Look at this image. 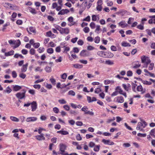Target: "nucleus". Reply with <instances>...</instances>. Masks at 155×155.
<instances>
[{"mask_svg":"<svg viewBox=\"0 0 155 155\" xmlns=\"http://www.w3.org/2000/svg\"><path fill=\"white\" fill-rule=\"evenodd\" d=\"M141 62L144 63L143 66V68H147L148 64L150 63V60L148 57L145 55H143L140 58Z\"/></svg>","mask_w":155,"mask_h":155,"instance_id":"f257e3e1","label":"nucleus"},{"mask_svg":"<svg viewBox=\"0 0 155 155\" xmlns=\"http://www.w3.org/2000/svg\"><path fill=\"white\" fill-rule=\"evenodd\" d=\"M22 92H18L15 94L16 97L19 99H21L25 97L26 90L24 89L22 90Z\"/></svg>","mask_w":155,"mask_h":155,"instance_id":"f03ea898","label":"nucleus"},{"mask_svg":"<svg viewBox=\"0 0 155 155\" xmlns=\"http://www.w3.org/2000/svg\"><path fill=\"white\" fill-rule=\"evenodd\" d=\"M102 0H98L97 2V6L96 7L97 10L98 11H101L102 9Z\"/></svg>","mask_w":155,"mask_h":155,"instance_id":"7ed1b4c3","label":"nucleus"},{"mask_svg":"<svg viewBox=\"0 0 155 155\" xmlns=\"http://www.w3.org/2000/svg\"><path fill=\"white\" fill-rule=\"evenodd\" d=\"M60 33L61 34L68 35L70 32V29L68 28H61L59 31Z\"/></svg>","mask_w":155,"mask_h":155,"instance_id":"20e7f679","label":"nucleus"},{"mask_svg":"<svg viewBox=\"0 0 155 155\" xmlns=\"http://www.w3.org/2000/svg\"><path fill=\"white\" fill-rule=\"evenodd\" d=\"M66 146L62 143H60L59 145V149L60 152L59 154H60L61 153H63L65 151L66 149Z\"/></svg>","mask_w":155,"mask_h":155,"instance_id":"39448f33","label":"nucleus"},{"mask_svg":"<svg viewBox=\"0 0 155 155\" xmlns=\"http://www.w3.org/2000/svg\"><path fill=\"white\" fill-rule=\"evenodd\" d=\"M91 55L90 52L86 50H82L80 53V55L83 57L89 56Z\"/></svg>","mask_w":155,"mask_h":155,"instance_id":"423d86ee","label":"nucleus"},{"mask_svg":"<svg viewBox=\"0 0 155 155\" xmlns=\"http://www.w3.org/2000/svg\"><path fill=\"white\" fill-rule=\"evenodd\" d=\"M31 111L32 112L35 111L37 108V104L35 101H33L31 103Z\"/></svg>","mask_w":155,"mask_h":155,"instance_id":"0eeeda50","label":"nucleus"},{"mask_svg":"<svg viewBox=\"0 0 155 155\" xmlns=\"http://www.w3.org/2000/svg\"><path fill=\"white\" fill-rule=\"evenodd\" d=\"M67 20L69 23L68 24V25L69 26H71L75 24V22L74 21V18L72 16L69 17L68 18Z\"/></svg>","mask_w":155,"mask_h":155,"instance_id":"6e6552de","label":"nucleus"},{"mask_svg":"<svg viewBox=\"0 0 155 155\" xmlns=\"http://www.w3.org/2000/svg\"><path fill=\"white\" fill-rule=\"evenodd\" d=\"M114 100L116 102L120 103H123L124 101V98L121 96H118L116 97Z\"/></svg>","mask_w":155,"mask_h":155,"instance_id":"1a4fd4ad","label":"nucleus"},{"mask_svg":"<svg viewBox=\"0 0 155 155\" xmlns=\"http://www.w3.org/2000/svg\"><path fill=\"white\" fill-rule=\"evenodd\" d=\"M102 142L105 145H113L114 144V142L111 141L109 140H106L105 139H103L102 140Z\"/></svg>","mask_w":155,"mask_h":155,"instance_id":"9d476101","label":"nucleus"},{"mask_svg":"<svg viewBox=\"0 0 155 155\" xmlns=\"http://www.w3.org/2000/svg\"><path fill=\"white\" fill-rule=\"evenodd\" d=\"M27 31L28 33L30 34H31V33H36L35 29V28L32 26L28 28H27Z\"/></svg>","mask_w":155,"mask_h":155,"instance_id":"9b49d317","label":"nucleus"},{"mask_svg":"<svg viewBox=\"0 0 155 155\" xmlns=\"http://www.w3.org/2000/svg\"><path fill=\"white\" fill-rule=\"evenodd\" d=\"M70 11L67 9H62L58 13V15H63L65 14H67Z\"/></svg>","mask_w":155,"mask_h":155,"instance_id":"f8f14e48","label":"nucleus"},{"mask_svg":"<svg viewBox=\"0 0 155 155\" xmlns=\"http://www.w3.org/2000/svg\"><path fill=\"white\" fill-rule=\"evenodd\" d=\"M37 118L35 117H30L27 118L26 119V121L27 122H34L36 121Z\"/></svg>","mask_w":155,"mask_h":155,"instance_id":"ddd939ff","label":"nucleus"},{"mask_svg":"<svg viewBox=\"0 0 155 155\" xmlns=\"http://www.w3.org/2000/svg\"><path fill=\"white\" fill-rule=\"evenodd\" d=\"M40 135H37L35 136V137L38 140H45V137L44 136L43 134H40Z\"/></svg>","mask_w":155,"mask_h":155,"instance_id":"4468645a","label":"nucleus"},{"mask_svg":"<svg viewBox=\"0 0 155 155\" xmlns=\"http://www.w3.org/2000/svg\"><path fill=\"white\" fill-rule=\"evenodd\" d=\"M28 9L31 13L33 15H35L37 13V11L34 8L30 7H28Z\"/></svg>","mask_w":155,"mask_h":155,"instance_id":"2eb2a0df","label":"nucleus"},{"mask_svg":"<svg viewBox=\"0 0 155 155\" xmlns=\"http://www.w3.org/2000/svg\"><path fill=\"white\" fill-rule=\"evenodd\" d=\"M137 90L138 91L141 92V94H144L146 92V89H143L141 85L138 86L137 87Z\"/></svg>","mask_w":155,"mask_h":155,"instance_id":"dca6fc26","label":"nucleus"},{"mask_svg":"<svg viewBox=\"0 0 155 155\" xmlns=\"http://www.w3.org/2000/svg\"><path fill=\"white\" fill-rule=\"evenodd\" d=\"M84 3H83L81 6V7L79 9V13L80 15H81L83 12L85 10L86 7V5H85L84 6H83Z\"/></svg>","mask_w":155,"mask_h":155,"instance_id":"f3484780","label":"nucleus"},{"mask_svg":"<svg viewBox=\"0 0 155 155\" xmlns=\"http://www.w3.org/2000/svg\"><path fill=\"white\" fill-rule=\"evenodd\" d=\"M133 64L134 66L133 67V68H137L140 66L141 64L140 63V62L138 61H135Z\"/></svg>","mask_w":155,"mask_h":155,"instance_id":"a211bd4d","label":"nucleus"},{"mask_svg":"<svg viewBox=\"0 0 155 155\" xmlns=\"http://www.w3.org/2000/svg\"><path fill=\"white\" fill-rule=\"evenodd\" d=\"M28 65V63H26L25 64L23 65L21 68V71L22 72H25L27 69V67Z\"/></svg>","mask_w":155,"mask_h":155,"instance_id":"6ab92c4d","label":"nucleus"},{"mask_svg":"<svg viewBox=\"0 0 155 155\" xmlns=\"http://www.w3.org/2000/svg\"><path fill=\"white\" fill-rule=\"evenodd\" d=\"M105 58H112L113 56V54L110 52H105Z\"/></svg>","mask_w":155,"mask_h":155,"instance_id":"aec40b11","label":"nucleus"},{"mask_svg":"<svg viewBox=\"0 0 155 155\" xmlns=\"http://www.w3.org/2000/svg\"><path fill=\"white\" fill-rule=\"evenodd\" d=\"M124 21H121L118 23V25L120 26L122 28H125L127 26V23H124Z\"/></svg>","mask_w":155,"mask_h":155,"instance_id":"412c9836","label":"nucleus"},{"mask_svg":"<svg viewBox=\"0 0 155 155\" xmlns=\"http://www.w3.org/2000/svg\"><path fill=\"white\" fill-rule=\"evenodd\" d=\"M141 122H140V123H141V124L140 125L141 127L144 128L147 125V122L144 120H141Z\"/></svg>","mask_w":155,"mask_h":155,"instance_id":"4be33fe9","label":"nucleus"},{"mask_svg":"<svg viewBox=\"0 0 155 155\" xmlns=\"http://www.w3.org/2000/svg\"><path fill=\"white\" fill-rule=\"evenodd\" d=\"M73 66L76 69H81L82 68L83 66L82 64H73Z\"/></svg>","mask_w":155,"mask_h":155,"instance_id":"5701e85b","label":"nucleus"},{"mask_svg":"<svg viewBox=\"0 0 155 155\" xmlns=\"http://www.w3.org/2000/svg\"><path fill=\"white\" fill-rule=\"evenodd\" d=\"M57 133L63 135H67L69 134V133L68 131L62 130L57 131Z\"/></svg>","mask_w":155,"mask_h":155,"instance_id":"b1692460","label":"nucleus"},{"mask_svg":"<svg viewBox=\"0 0 155 155\" xmlns=\"http://www.w3.org/2000/svg\"><path fill=\"white\" fill-rule=\"evenodd\" d=\"M114 82L113 80H110L108 79H106L104 81V84L105 85H107L109 84H112Z\"/></svg>","mask_w":155,"mask_h":155,"instance_id":"393cba45","label":"nucleus"},{"mask_svg":"<svg viewBox=\"0 0 155 155\" xmlns=\"http://www.w3.org/2000/svg\"><path fill=\"white\" fill-rule=\"evenodd\" d=\"M122 87L126 91H128L130 87V85L129 84H127V85L125 84H123Z\"/></svg>","mask_w":155,"mask_h":155,"instance_id":"a878e982","label":"nucleus"},{"mask_svg":"<svg viewBox=\"0 0 155 155\" xmlns=\"http://www.w3.org/2000/svg\"><path fill=\"white\" fill-rule=\"evenodd\" d=\"M105 52L103 51H98L97 54L100 57H101L103 58H105Z\"/></svg>","mask_w":155,"mask_h":155,"instance_id":"bb28decb","label":"nucleus"},{"mask_svg":"<svg viewBox=\"0 0 155 155\" xmlns=\"http://www.w3.org/2000/svg\"><path fill=\"white\" fill-rule=\"evenodd\" d=\"M115 90L117 91L120 94H122L123 92V91L120 86H117L115 88Z\"/></svg>","mask_w":155,"mask_h":155,"instance_id":"cd10ccee","label":"nucleus"},{"mask_svg":"<svg viewBox=\"0 0 155 155\" xmlns=\"http://www.w3.org/2000/svg\"><path fill=\"white\" fill-rule=\"evenodd\" d=\"M10 118L11 120L13 121L18 122L19 121V119L15 117L11 116L10 117Z\"/></svg>","mask_w":155,"mask_h":155,"instance_id":"c85d7f7f","label":"nucleus"},{"mask_svg":"<svg viewBox=\"0 0 155 155\" xmlns=\"http://www.w3.org/2000/svg\"><path fill=\"white\" fill-rule=\"evenodd\" d=\"M121 45L123 47H130V45L128 43L125 41H123L121 43Z\"/></svg>","mask_w":155,"mask_h":155,"instance_id":"c756f323","label":"nucleus"},{"mask_svg":"<svg viewBox=\"0 0 155 155\" xmlns=\"http://www.w3.org/2000/svg\"><path fill=\"white\" fill-rule=\"evenodd\" d=\"M14 51L13 50H12L9 51V52L5 53V55L6 56H8L12 55L14 54Z\"/></svg>","mask_w":155,"mask_h":155,"instance_id":"7c9ffc66","label":"nucleus"},{"mask_svg":"<svg viewBox=\"0 0 155 155\" xmlns=\"http://www.w3.org/2000/svg\"><path fill=\"white\" fill-rule=\"evenodd\" d=\"M142 82L144 84L150 85L152 84V83L150 81H148L146 80H142Z\"/></svg>","mask_w":155,"mask_h":155,"instance_id":"2f4dec72","label":"nucleus"},{"mask_svg":"<svg viewBox=\"0 0 155 155\" xmlns=\"http://www.w3.org/2000/svg\"><path fill=\"white\" fill-rule=\"evenodd\" d=\"M21 88V86L17 85L13 87V90L15 91H18Z\"/></svg>","mask_w":155,"mask_h":155,"instance_id":"473e14b6","label":"nucleus"},{"mask_svg":"<svg viewBox=\"0 0 155 155\" xmlns=\"http://www.w3.org/2000/svg\"><path fill=\"white\" fill-rule=\"evenodd\" d=\"M127 11L124 10H121L118 12V13L120 14L122 16H124V14H126Z\"/></svg>","mask_w":155,"mask_h":155,"instance_id":"72a5a7b5","label":"nucleus"},{"mask_svg":"<svg viewBox=\"0 0 155 155\" xmlns=\"http://www.w3.org/2000/svg\"><path fill=\"white\" fill-rule=\"evenodd\" d=\"M137 28L140 30H143L144 29V24L141 23L137 26Z\"/></svg>","mask_w":155,"mask_h":155,"instance_id":"f704fd0d","label":"nucleus"},{"mask_svg":"<svg viewBox=\"0 0 155 155\" xmlns=\"http://www.w3.org/2000/svg\"><path fill=\"white\" fill-rule=\"evenodd\" d=\"M45 69L47 72L50 73L51 71V67L46 66L45 68Z\"/></svg>","mask_w":155,"mask_h":155,"instance_id":"c9c22d12","label":"nucleus"},{"mask_svg":"<svg viewBox=\"0 0 155 155\" xmlns=\"http://www.w3.org/2000/svg\"><path fill=\"white\" fill-rule=\"evenodd\" d=\"M45 50L44 48L43 47H40L38 49V51L40 53H41L43 52Z\"/></svg>","mask_w":155,"mask_h":155,"instance_id":"e433bc0d","label":"nucleus"},{"mask_svg":"<svg viewBox=\"0 0 155 155\" xmlns=\"http://www.w3.org/2000/svg\"><path fill=\"white\" fill-rule=\"evenodd\" d=\"M58 102L60 104H64L67 103L66 101L64 99L59 100Z\"/></svg>","mask_w":155,"mask_h":155,"instance_id":"4c0bfd02","label":"nucleus"},{"mask_svg":"<svg viewBox=\"0 0 155 155\" xmlns=\"http://www.w3.org/2000/svg\"><path fill=\"white\" fill-rule=\"evenodd\" d=\"M100 40V38L99 37L97 36L94 39V42L96 43H98Z\"/></svg>","mask_w":155,"mask_h":155,"instance_id":"58836bf2","label":"nucleus"},{"mask_svg":"<svg viewBox=\"0 0 155 155\" xmlns=\"http://www.w3.org/2000/svg\"><path fill=\"white\" fill-rule=\"evenodd\" d=\"M50 81L51 83L53 85L55 84L56 80L53 78V76H51L50 79Z\"/></svg>","mask_w":155,"mask_h":155,"instance_id":"ea45409f","label":"nucleus"},{"mask_svg":"<svg viewBox=\"0 0 155 155\" xmlns=\"http://www.w3.org/2000/svg\"><path fill=\"white\" fill-rule=\"evenodd\" d=\"M47 52L49 54H52L54 52V50L52 48H48L47 49Z\"/></svg>","mask_w":155,"mask_h":155,"instance_id":"a19ab883","label":"nucleus"},{"mask_svg":"<svg viewBox=\"0 0 155 155\" xmlns=\"http://www.w3.org/2000/svg\"><path fill=\"white\" fill-rule=\"evenodd\" d=\"M14 57L15 58H18V57H20L21 58H23L24 57L21 54H16L14 55Z\"/></svg>","mask_w":155,"mask_h":155,"instance_id":"79ce46f5","label":"nucleus"},{"mask_svg":"<svg viewBox=\"0 0 155 155\" xmlns=\"http://www.w3.org/2000/svg\"><path fill=\"white\" fill-rule=\"evenodd\" d=\"M105 63L109 65H112L114 64L113 61L110 60L106 61Z\"/></svg>","mask_w":155,"mask_h":155,"instance_id":"37998d69","label":"nucleus"},{"mask_svg":"<svg viewBox=\"0 0 155 155\" xmlns=\"http://www.w3.org/2000/svg\"><path fill=\"white\" fill-rule=\"evenodd\" d=\"M153 67L154 64L152 63H150L148 67L149 70H152L153 69Z\"/></svg>","mask_w":155,"mask_h":155,"instance_id":"c03bdc74","label":"nucleus"},{"mask_svg":"<svg viewBox=\"0 0 155 155\" xmlns=\"http://www.w3.org/2000/svg\"><path fill=\"white\" fill-rule=\"evenodd\" d=\"M19 77L22 78V79H25L26 76V75L25 74H24L23 73H20L19 75Z\"/></svg>","mask_w":155,"mask_h":155,"instance_id":"a18cd8bd","label":"nucleus"},{"mask_svg":"<svg viewBox=\"0 0 155 155\" xmlns=\"http://www.w3.org/2000/svg\"><path fill=\"white\" fill-rule=\"evenodd\" d=\"M12 89L9 86L7 87L5 91L8 94H9L12 91Z\"/></svg>","mask_w":155,"mask_h":155,"instance_id":"49530a36","label":"nucleus"},{"mask_svg":"<svg viewBox=\"0 0 155 155\" xmlns=\"http://www.w3.org/2000/svg\"><path fill=\"white\" fill-rule=\"evenodd\" d=\"M40 46V44L39 42L35 43L34 44L33 47L35 48H38Z\"/></svg>","mask_w":155,"mask_h":155,"instance_id":"de8ad7c7","label":"nucleus"},{"mask_svg":"<svg viewBox=\"0 0 155 155\" xmlns=\"http://www.w3.org/2000/svg\"><path fill=\"white\" fill-rule=\"evenodd\" d=\"M100 146L99 145H96L94 147V150L96 152H98L100 149Z\"/></svg>","mask_w":155,"mask_h":155,"instance_id":"09e8293b","label":"nucleus"},{"mask_svg":"<svg viewBox=\"0 0 155 155\" xmlns=\"http://www.w3.org/2000/svg\"><path fill=\"white\" fill-rule=\"evenodd\" d=\"M53 26L55 28V29L58 30L59 31H60V30L61 28V27L60 26L56 24L53 25Z\"/></svg>","mask_w":155,"mask_h":155,"instance_id":"8fccbe9b","label":"nucleus"},{"mask_svg":"<svg viewBox=\"0 0 155 155\" xmlns=\"http://www.w3.org/2000/svg\"><path fill=\"white\" fill-rule=\"evenodd\" d=\"M68 94L69 95L72 96H74L75 94V92L73 90H70L68 92Z\"/></svg>","mask_w":155,"mask_h":155,"instance_id":"3c124183","label":"nucleus"},{"mask_svg":"<svg viewBox=\"0 0 155 155\" xmlns=\"http://www.w3.org/2000/svg\"><path fill=\"white\" fill-rule=\"evenodd\" d=\"M130 144L128 143H124L123 144V146L125 148L130 147Z\"/></svg>","mask_w":155,"mask_h":155,"instance_id":"603ef678","label":"nucleus"},{"mask_svg":"<svg viewBox=\"0 0 155 155\" xmlns=\"http://www.w3.org/2000/svg\"><path fill=\"white\" fill-rule=\"evenodd\" d=\"M101 91V88H97L94 90V93L96 94H98Z\"/></svg>","mask_w":155,"mask_h":155,"instance_id":"864d4df0","label":"nucleus"},{"mask_svg":"<svg viewBox=\"0 0 155 155\" xmlns=\"http://www.w3.org/2000/svg\"><path fill=\"white\" fill-rule=\"evenodd\" d=\"M28 92L32 95H34L35 94V90L33 89H30Z\"/></svg>","mask_w":155,"mask_h":155,"instance_id":"5fc2aeb1","label":"nucleus"},{"mask_svg":"<svg viewBox=\"0 0 155 155\" xmlns=\"http://www.w3.org/2000/svg\"><path fill=\"white\" fill-rule=\"evenodd\" d=\"M43 69L41 68V67H36L35 69V71L36 72L40 71L41 72L43 71Z\"/></svg>","mask_w":155,"mask_h":155,"instance_id":"6e6d98bb","label":"nucleus"},{"mask_svg":"<svg viewBox=\"0 0 155 155\" xmlns=\"http://www.w3.org/2000/svg\"><path fill=\"white\" fill-rule=\"evenodd\" d=\"M67 74L64 73L61 75V78L62 79L65 80L67 78Z\"/></svg>","mask_w":155,"mask_h":155,"instance_id":"4d7b16f0","label":"nucleus"},{"mask_svg":"<svg viewBox=\"0 0 155 155\" xmlns=\"http://www.w3.org/2000/svg\"><path fill=\"white\" fill-rule=\"evenodd\" d=\"M83 31L85 33H88L90 31V29L88 27H85L83 29Z\"/></svg>","mask_w":155,"mask_h":155,"instance_id":"13d9d810","label":"nucleus"},{"mask_svg":"<svg viewBox=\"0 0 155 155\" xmlns=\"http://www.w3.org/2000/svg\"><path fill=\"white\" fill-rule=\"evenodd\" d=\"M53 111L56 114H58L59 111V109L57 107L53 108Z\"/></svg>","mask_w":155,"mask_h":155,"instance_id":"bf43d9fd","label":"nucleus"},{"mask_svg":"<svg viewBox=\"0 0 155 155\" xmlns=\"http://www.w3.org/2000/svg\"><path fill=\"white\" fill-rule=\"evenodd\" d=\"M12 75L14 78H16L17 77V74L16 72L15 71H12Z\"/></svg>","mask_w":155,"mask_h":155,"instance_id":"052dcab7","label":"nucleus"},{"mask_svg":"<svg viewBox=\"0 0 155 155\" xmlns=\"http://www.w3.org/2000/svg\"><path fill=\"white\" fill-rule=\"evenodd\" d=\"M145 75L146 76H149L153 78L155 77V75L153 73H151L150 72L148 73V74H145Z\"/></svg>","mask_w":155,"mask_h":155,"instance_id":"680f3d73","label":"nucleus"},{"mask_svg":"<svg viewBox=\"0 0 155 155\" xmlns=\"http://www.w3.org/2000/svg\"><path fill=\"white\" fill-rule=\"evenodd\" d=\"M150 134L151 136L155 137V128L151 130Z\"/></svg>","mask_w":155,"mask_h":155,"instance_id":"e2e57ef3","label":"nucleus"},{"mask_svg":"<svg viewBox=\"0 0 155 155\" xmlns=\"http://www.w3.org/2000/svg\"><path fill=\"white\" fill-rule=\"evenodd\" d=\"M78 44L79 45L82 46V45L84 44V42L81 39H79L78 42Z\"/></svg>","mask_w":155,"mask_h":155,"instance_id":"0e129e2a","label":"nucleus"},{"mask_svg":"<svg viewBox=\"0 0 155 155\" xmlns=\"http://www.w3.org/2000/svg\"><path fill=\"white\" fill-rule=\"evenodd\" d=\"M66 44L65 42H64L61 43L60 44V47L61 48H64L66 46Z\"/></svg>","mask_w":155,"mask_h":155,"instance_id":"69168bd1","label":"nucleus"},{"mask_svg":"<svg viewBox=\"0 0 155 155\" xmlns=\"http://www.w3.org/2000/svg\"><path fill=\"white\" fill-rule=\"evenodd\" d=\"M90 27L92 29H94L95 27V24L94 22H91L90 25Z\"/></svg>","mask_w":155,"mask_h":155,"instance_id":"338daca9","label":"nucleus"},{"mask_svg":"<svg viewBox=\"0 0 155 155\" xmlns=\"http://www.w3.org/2000/svg\"><path fill=\"white\" fill-rule=\"evenodd\" d=\"M76 138L78 140H82V137L80 134H78L76 136Z\"/></svg>","mask_w":155,"mask_h":155,"instance_id":"774afa93","label":"nucleus"}]
</instances>
